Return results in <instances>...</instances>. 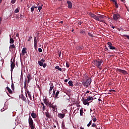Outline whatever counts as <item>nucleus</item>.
I'll list each match as a JSON object with an SVG mask.
<instances>
[{
  "mask_svg": "<svg viewBox=\"0 0 129 129\" xmlns=\"http://www.w3.org/2000/svg\"><path fill=\"white\" fill-rule=\"evenodd\" d=\"M102 62H103L102 59H98L94 60L93 63L94 64L95 66H96L97 68L101 70V69H102V66H101L102 64Z\"/></svg>",
  "mask_w": 129,
  "mask_h": 129,
  "instance_id": "1",
  "label": "nucleus"
},
{
  "mask_svg": "<svg viewBox=\"0 0 129 129\" xmlns=\"http://www.w3.org/2000/svg\"><path fill=\"white\" fill-rule=\"evenodd\" d=\"M90 100H94V98H93V97L88 96L86 99L84 98L82 99L83 104L84 105H87L88 106H89L90 103L89 101H90Z\"/></svg>",
  "mask_w": 129,
  "mask_h": 129,
  "instance_id": "2",
  "label": "nucleus"
},
{
  "mask_svg": "<svg viewBox=\"0 0 129 129\" xmlns=\"http://www.w3.org/2000/svg\"><path fill=\"white\" fill-rule=\"evenodd\" d=\"M90 84H91V79L88 78L87 79L86 81H83L82 82V85L86 87V88H87L88 87H89L90 86Z\"/></svg>",
  "mask_w": 129,
  "mask_h": 129,
  "instance_id": "3",
  "label": "nucleus"
},
{
  "mask_svg": "<svg viewBox=\"0 0 129 129\" xmlns=\"http://www.w3.org/2000/svg\"><path fill=\"white\" fill-rule=\"evenodd\" d=\"M28 122L31 129H34V121L32 117H31V116L29 117Z\"/></svg>",
  "mask_w": 129,
  "mask_h": 129,
  "instance_id": "4",
  "label": "nucleus"
},
{
  "mask_svg": "<svg viewBox=\"0 0 129 129\" xmlns=\"http://www.w3.org/2000/svg\"><path fill=\"white\" fill-rule=\"evenodd\" d=\"M120 18V15L118 13L114 14L113 19L114 21H117Z\"/></svg>",
  "mask_w": 129,
  "mask_h": 129,
  "instance_id": "5",
  "label": "nucleus"
},
{
  "mask_svg": "<svg viewBox=\"0 0 129 129\" xmlns=\"http://www.w3.org/2000/svg\"><path fill=\"white\" fill-rule=\"evenodd\" d=\"M90 16L91 18H93V19L96 20V21H99V18L97 17V16L95 15V14L90 13Z\"/></svg>",
  "mask_w": 129,
  "mask_h": 129,
  "instance_id": "6",
  "label": "nucleus"
},
{
  "mask_svg": "<svg viewBox=\"0 0 129 129\" xmlns=\"http://www.w3.org/2000/svg\"><path fill=\"white\" fill-rule=\"evenodd\" d=\"M34 45L35 50H37V45H38V40H37V37H34Z\"/></svg>",
  "mask_w": 129,
  "mask_h": 129,
  "instance_id": "7",
  "label": "nucleus"
},
{
  "mask_svg": "<svg viewBox=\"0 0 129 129\" xmlns=\"http://www.w3.org/2000/svg\"><path fill=\"white\" fill-rule=\"evenodd\" d=\"M108 47L110 49V50H115V47L112 46V43L111 42H108Z\"/></svg>",
  "mask_w": 129,
  "mask_h": 129,
  "instance_id": "8",
  "label": "nucleus"
},
{
  "mask_svg": "<svg viewBox=\"0 0 129 129\" xmlns=\"http://www.w3.org/2000/svg\"><path fill=\"white\" fill-rule=\"evenodd\" d=\"M116 71L117 72H119L120 73H122V74H126L127 73L126 71H124L123 70H120L119 69H116Z\"/></svg>",
  "mask_w": 129,
  "mask_h": 129,
  "instance_id": "9",
  "label": "nucleus"
},
{
  "mask_svg": "<svg viewBox=\"0 0 129 129\" xmlns=\"http://www.w3.org/2000/svg\"><path fill=\"white\" fill-rule=\"evenodd\" d=\"M54 103H51V104H50V106L49 107V108H52L53 110L54 111H55V109H57V106H56V105H54Z\"/></svg>",
  "mask_w": 129,
  "mask_h": 129,
  "instance_id": "10",
  "label": "nucleus"
},
{
  "mask_svg": "<svg viewBox=\"0 0 129 129\" xmlns=\"http://www.w3.org/2000/svg\"><path fill=\"white\" fill-rule=\"evenodd\" d=\"M45 116L47 117V119L48 118H52V115H51V114L50 113H49L48 112H45Z\"/></svg>",
  "mask_w": 129,
  "mask_h": 129,
  "instance_id": "11",
  "label": "nucleus"
},
{
  "mask_svg": "<svg viewBox=\"0 0 129 129\" xmlns=\"http://www.w3.org/2000/svg\"><path fill=\"white\" fill-rule=\"evenodd\" d=\"M49 85H50V89L49 91V93H50V92H51L52 90H53V88H54V85L52 84V83H50Z\"/></svg>",
  "mask_w": 129,
  "mask_h": 129,
  "instance_id": "12",
  "label": "nucleus"
},
{
  "mask_svg": "<svg viewBox=\"0 0 129 129\" xmlns=\"http://www.w3.org/2000/svg\"><path fill=\"white\" fill-rule=\"evenodd\" d=\"M67 4L68 5V8L69 9H72V3L71 1H68Z\"/></svg>",
  "mask_w": 129,
  "mask_h": 129,
  "instance_id": "13",
  "label": "nucleus"
},
{
  "mask_svg": "<svg viewBox=\"0 0 129 129\" xmlns=\"http://www.w3.org/2000/svg\"><path fill=\"white\" fill-rule=\"evenodd\" d=\"M57 116L59 118H64V117H65V113H58Z\"/></svg>",
  "mask_w": 129,
  "mask_h": 129,
  "instance_id": "14",
  "label": "nucleus"
},
{
  "mask_svg": "<svg viewBox=\"0 0 129 129\" xmlns=\"http://www.w3.org/2000/svg\"><path fill=\"white\" fill-rule=\"evenodd\" d=\"M15 66H16V64L14 62H12L11 64V72H13V70H14V69L15 68Z\"/></svg>",
  "mask_w": 129,
  "mask_h": 129,
  "instance_id": "15",
  "label": "nucleus"
},
{
  "mask_svg": "<svg viewBox=\"0 0 129 129\" xmlns=\"http://www.w3.org/2000/svg\"><path fill=\"white\" fill-rule=\"evenodd\" d=\"M22 55H25L27 53V48L24 47L22 49Z\"/></svg>",
  "mask_w": 129,
  "mask_h": 129,
  "instance_id": "16",
  "label": "nucleus"
},
{
  "mask_svg": "<svg viewBox=\"0 0 129 129\" xmlns=\"http://www.w3.org/2000/svg\"><path fill=\"white\" fill-rule=\"evenodd\" d=\"M41 108H42L43 111H44L45 109H46V106H45V104H44L43 102L41 103Z\"/></svg>",
  "mask_w": 129,
  "mask_h": 129,
  "instance_id": "17",
  "label": "nucleus"
},
{
  "mask_svg": "<svg viewBox=\"0 0 129 129\" xmlns=\"http://www.w3.org/2000/svg\"><path fill=\"white\" fill-rule=\"evenodd\" d=\"M31 116L33 118H37V114L34 112L31 113Z\"/></svg>",
  "mask_w": 129,
  "mask_h": 129,
  "instance_id": "18",
  "label": "nucleus"
},
{
  "mask_svg": "<svg viewBox=\"0 0 129 129\" xmlns=\"http://www.w3.org/2000/svg\"><path fill=\"white\" fill-rule=\"evenodd\" d=\"M10 43L11 44H14V43H15V41L14 40V39L12 38V35H10Z\"/></svg>",
  "mask_w": 129,
  "mask_h": 129,
  "instance_id": "19",
  "label": "nucleus"
},
{
  "mask_svg": "<svg viewBox=\"0 0 129 129\" xmlns=\"http://www.w3.org/2000/svg\"><path fill=\"white\" fill-rule=\"evenodd\" d=\"M27 78H28L27 83H30V81H31V80H32V75H29L28 77H27Z\"/></svg>",
  "mask_w": 129,
  "mask_h": 129,
  "instance_id": "20",
  "label": "nucleus"
},
{
  "mask_svg": "<svg viewBox=\"0 0 129 129\" xmlns=\"http://www.w3.org/2000/svg\"><path fill=\"white\" fill-rule=\"evenodd\" d=\"M26 91H27V93L30 99L31 100L32 96L31 95V92H30V91H29V90H27Z\"/></svg>",
  "mask_w": 129,
  "mask_h": 129,
  "instance_id": "21",
  "label": "nucleus"
},
{
  "mask_svg": "<svg viewBox=\"0 0 129 129\" xmlns=\"http://www.w3.org/2000/svg\"><path fill=\"white\" fill-rule=\"evenodd\" d=\"M20 97L22 100H24V101H26V97H25V96H24L23 94H21V96H20Z\"/></svg>",
  "mask_w": 129,
  "mask_h": 129,
  "instance_id": "22",
  "label": "nucleus"
},
{
  "mask_svg": "<svg viewBox=\"0 0 129 129\" xmlns=\"http://www.w3.org/2000/svg\"><path fill=\"white\" fill-rule=\"evenodd\" d=\"M6 88H7V89L8 92H9V93H10V94H12V93H13V91H12V90H11V89H10V88L9 87V86L7 87Z\"/></svg>",
  "mask_w": 129,
  "mask_h": 129,
  "instance_id": "23",
  "label": "nucleus"
},
{
  "mask_svg": "<svg viewBox=\"0 0 129 129\" xmlns=\"http://www.w3.org/2000/svg\"><path fill=\"white\" fill-rule=\"evenodd\" d=\"M55 69L58 70V71H62V69L58 66H56Z\"/></svg>",
  "mask_w": 129,
  "mask_h": 129,
  "instance_id": "24",
  "label": "nucleus"
},
{
  "mask_svg": "<svg viewBox=\"0 0 129 129\" xmlns=\"http://www.w3.org/2000/svg\"><path fill=\"white\" fill-rule=\"evenodd\" d=\"M68 84L70 85V86H72V87L74 86V85H73V82H72V81H70L68 82Z\"/></svg>",
  "mask_w": 129,
  "mask_h": 129,
  "instance_id": "25",
  "label": "nucleus"
},
{
  "mask_svg": "<svg viewBox=\"0 0 129 129\" xmlns=\"http://www.w3.org/2000/svg\"><path fill=\"white\" fill-rule=\"evenodd\" d=\"M80 113L81 116H82L83 115V108H82L80 110Z\"/></svg>",
  "mask_w": 129,
  "mask_h": 129,
  "instance_id": "26",
  "label": "nucleus"
},
{
  "mask_svg": "<svg viewBox=\"0 0 129 129\" xmlns=\"http://www.w3.org/2000/svg\"><path fill=\"white\" fill-rule=\"evenodd\" d=\"M105 17V16H104L103 15H99V16H97V18H99V20H100V19H104Z\"/></svg>",
  "mask_w": 129,
  "mask_h": 129,
  "instance_id": "27",
  "label": "nucleus"
},
{
  "mask_svg": "<svg viewBox=\"0 0 129 129\" xmlns=\"http://www.w3.org/2000/svg\"><path fill=\"white\" fill-rule=\"evenodd\" d=\"M38 64H39V66H43L44 62L40 61V60L38 61Z\"/></svg>",
  "mask_w": 129,
  "mask_h": 129,
  "instance_id": "28",
  "label": "nucleus"
},
{
  "mask_svg": "<svg viewBox=\"0 0 129 129\" xmlns=\"http://www.w3.org/2000/svg\"><path fill=\"white\" fill-rule=\"evenodd\" d=\"M51 104L52 103H51V102H49V101H48L46 104V105H47V106H48V107H49L50 106H51Z\"/></svg>",
  "mask_w": 129,
  "mask_h": 129,
  "instance_id": "29",
  "label": "nucleus"
},
{
  "mask_svg": "<svg viewBox=\"0 0 129 129\" xmlns=\"http://www.w3.org/2000/svg\"><path fill=\"white\" fill-rule=\"evenodd\" d=\"M59 93H60V91H57L55 96L56 98H58V95H59Z\"/></svg>",
  "mask_w": 129,
  "mask_h": 129,
  "instance_id": "30",
  "label": "nucleus"
},
{
  "mask_svg": "<svg viewBox=\"0 0 129 129\" xmlns=\"http://www.w3.org/2000/svg\"><path fill=\"white\" fill-rule=\"evenodd\" d=\"M11 88H12V90H15V85L14 84V83H12Z\"/></svg>",
  "mask_w": 129,
  "mask_h": 129,
  "instance_id": "31",
  "label": "nucleus"
},
{
  "mask_svg": "<svg viewBox=\"0 0 129 129\" xmlns=\"http://www.w3.org/2000/svg\"><path fill=\"white\" fill-rule=\"evenodd\" d=\"M10 48H11V49H16V46H15V44L11 45Z\"/></svg>",
  "mask_w": 129,
  "mask_h": 129,
  "instance_id": "32",
  "label": "nucleus"
},
{
  "mask_svg": "<svg viewBox=\"0 0 129 129\" xmlns=\"http://www.w3.org/2000/svg\"><path fill=\"white\" fill-rule=\"evenodd\" d=\"M88 35L90 36L91 37V38H93L94 36H93V35L92 34H91V33L90 32H88Z\"/></svg>",
  "mask_w": 129,
  "mask_h": 129,
  "instance_id": "33",
  "label": "nucleus"
},
{
  "mask_svg": "<svg viewBox=\"0 0 129 129\" xmlns=\"http://www.w3.org/2000/svg\"><path fill=\"white\" fill-rule=\"evenodd\" d=\"M19 12H20V9L19 8H17L15 9L14 12L15 13H19Z\"/></svg>",
  "mask_w": 129,
  "mask_h": 129,
  "instance_id": "34",
  "label": "nucleus"
},
{
  "mask_svg": "<svg viewBox=\"0 0 129 129\" xmlns=\"http://www.w3.org/2000/svg\"><path fill=\"white\" fill-rule=\"evenodd\" d=\"M80 33L82 34L83 35H84V34H85V31H84L83 30H80Z\"/></svg>",
  "mask_w": 129,
  "mask_h": 129,
  "instance_id": "35",
  "label": "nucleus"
},
{
  "mask_svg": "<svg viewBox=\"0 0 129 129\" xmlns=\"http://www.w3.org/2000/svg\"><path fill=\"white\" fill-rule=\"evenodd\" d=\"M66 67H67V68H69V67H70V64L68 61L66 62Z\"/></svg>",
  "mask_w": 129,
  "mask_h": 129,
  "instance_id": "36",
  "label": "nucleus"
},
{
  "mask_svg": "<svg viewBox=\"0 0 129 129\" xmlns=\"http://www.w3.org/2000/svg\"><path fill=\"white\" fill-rule=\"evenodd\" d=\"M92 123V120L90 121V122H89V123L87 124V126L88 127H89V126H90V125H91V123Z\"/></svg>",
  "mask_w": 129,
  "mask_h": 129,
  "instance_id": "37",
  "label": "nucleus"
},
{
  "mask_svg": "<svg viewBox=\"0 0 129 129\" xmlns=\"http://www.w3.org/2000/svg\"><path fill=\"white\" fill-rule=\"evenodd\" d=\"M20 18H20V20H22V18H24V16L21 15V17H19V16H17V17H16V19H19Z\"/></svg>",
  "mask_w": 129,
  "mask_h": 129,
  "instance_id": "38",
  "label": "nucleus"
},
{
  "mask_svg": "<svg viewBox=\"0 0 129 129\" xmlns=\"http://www.w3.org/2000/svg\"><path fill=\"white\" fill-rule=\"evenodd\" d=\"M114 5H115V8L117 9L118 8V4H117V2H115Z\"/></svg>",
  "mask_w": 129,
  "mask_h": 129,
  "instance_id": "39",
  "label": "nucleus"
},
{
  "mask_svg": "<svg viewBox=\"0 0 129 129\" xmlns=\"http://www.w3.org/2000/svg\"><path fill=\"white\" fill-rule=\"evenodd\" d=\"M92 120L94 121V122H95V121H96V120H97V119L95 117H92Z\"/></svg>",
  "mask_w": 129,
  "mask_h": 129,
  "instance_id": "40",
  "label": "nucleus"
},
{
  "mask_svg": "<svg viewBox=\"0 0 129 129\" xmlns=\"http://www.w3.org/2000/svg\"><path fill=\"white\" fill-rule=\"evenodd\" d=\"M61 128L62 129H66V127H65V125L64 124V123H62V126H61Z\"/></svg>",
  "mask_w": 129,
  "mask_h": 129,
  "instance_id": "41",
  "label": "nucleus"
},
{
  "mask_svg": "<svg viewBox=\"0 0 129 129\" xmlns=\"http://www.w3.org/2000/svg\"><path fill=\"white\" fill-rule=\"evenodd\" d=\"M43 5H42L41 6L38 7V11L39 12H41V10H42V6Z\"/></svg>",
  "mask_w": 129,
  "mask_h": 129,
  "instance_id": "42",
  "label": "nucleus"
},
{
  "mask_svg": "<svg viewBox=\"0 0 129 129\" xmlns=\"http://www.w3.org/2000/svg\"><path fill=\"white\" fill-rule=\"evenodd\" d=\"M38 51L39 52V53H42V52H43V50L42 49V48H39Z\"/></svg>",
  "mask_w": 129,
  "mask_h": 129,
  "instance_id": "43",
  "label": "nucleus"
},
{
  "mask_svg": "<svg viewBox=\"0 0 129 129\" xmlns=\"http://www.w3.org/2000/svg\"><path fill=\"white\" fill-rule=\"evenodd\" d=\"M123 37H125L126 38H127V39L128 40H129V35L124 34V35H123Z\"/></svg>",
  "mask_w": 129,
  "mask_h": 129,
  "instance_id": "44",
  "label": "nucleus"
},
{
  "mask_svg": "<svg viewBox=\"0 0 129 129\" xmlns=\"http://www.w3.org/2000/svg\"><path fill=\"white\" fill-rule=\"evenodd\" d=\"M32 39H33V36H32V35H31L28 39V41L30 42V41H31V40H32Z\"/></svg>",
  "mask_w": 129,
  "mask_h": 129,
  "instance_id": "45",
  "label": "nucleus"
},
{
  "mask_svg": "<svg viewBox=\"0 0 129 129\" xmlns=\"http://www.w3.org/2000/svg\"><path fill=\"white\" fill-rule=\"evenodd\" d=\"M92 127H96V124H95V123H93L92 124Z\"/></svg>",
  "mask_w": 129,
  "mask_h": 129,
  "instance_id": "46",
  "label": "nucleus"
},
{
  "mask_svg": "<svg viewBox=\"0 0 129 129\" xmlns=\"http://www.w3.org/2000/svg\"><path fill=\"white\" fill-rule=\"evenodd\" d=\"M17 2V0H12L11 1V4H14L15 3Z\"/></svg>",
  "mask_w": 129,
  "mask_h": 129,
  "instance_id": "47",
  "label": "nucleus"
},
{
  "mask_svg": "<svg viewBox=\"0 0 129 129\" xmlns=\"http://www.w3.org/2000/svg\"><path fill=\"white\" fill-rule=\"evenodd\" d=\"M43 102H44V103H45V104H46L47 102H48V101H47V100H46V99H44Z\"/></svg>",
  "mask_w": 129,
  "mask_h": 129,
  "instance_id": "48",
  "label": "nucleus"
},
{
  "mask_svg": "<svg viewBox=\"0 0 129 129\" xmlns=\"http://www.w3.org/2000/svg\"><path fill=\"white\" fill-rule=\"evenodd\" d=\"M34 11H35V9L33 7H31V12H34Z\"/></svg>",
  "mask_w": 129,
  "mask_h": 129,
  "instance_id": "49",
  "label": "nucleus"
},
{
  "mask_svg": "<svg viewBox=\"0 0 129 129\" xmlns=\"http://www.w3.org/2000/svg\"><path fill=\"white\" fill-rule=\"evenodd\" d=\"M43 66V68H46V66H47V64L43 63V66Z\"/></svg>",
  "mask_w": 129,
  "mask_h": 129,
  "instance_id": "50",
  "label": "nucleus"
},
{
  "mask_svg": "<svg viewBox=\"0 0 129 129\" xmlns=\"http://www.w3.org/2000/svg\"><path fill=\"white\" fill-rule=\"evenodd\" d=\"M99 22H101L102 23H104V20H100L99 19V20H98Z\"/></svg>",
  "mask_w": 129,
  "mask_h": 129,
  "instance_id": "51",
  "label": "nucleus"
},
{
  "mask_svg": "<svg viewBox=\"0 0 129 129\" xmlns=\"http://www.w3.org/2000/svg\"><path fill=\"white\" fill-rule=\"evenodd\" d=\"M52 94H53V95H55V94H56V92L55 91V90H54V89L53 90Z\"/></svg>",
  "mask_w": 129,
  "mask_h": 129,
  "instance_id": "52",
  "label": "nucleus"
},
{
  "mask_svg": "<svg viewBox=\"0 0 129 129\" xmlns=\"http://www.w3.org/2000/svg\"><path fill=\"white\" fill-rule=\"evenodd\" d=\"M115 92V91L114 90H109V92Z\"/></svg>",
  "mask_w": 129,
  "mask_h": 129,
  "instance_id": "53",
  "label": "nucleus"
},
{
  "mask_svg": "<svg viewBox=\"0 0 129 129\" xmlns=\"http://www.w3.org/2000/svg\"><path fill=\"white\" fill-rule=\"evenodd\" d=\"M89 92H90L89 91H87L86 92V93L84 94V96H86V94H87V93H89Z\"/></svg>",
  "mask_w": 129,
  "mask_h": 129,
  "instance_id": "54",
  "label": "nucleus"
},
{
  "mask_svg": "<svg viewBox=\"0 0 129 129\" xmlns=\"http://www.w3.org/2000/svg\"><path fill=\"white\" fill-rule=\"evenodd\" d=\"M25 96H26V97L27 98H28V93H27V91H26V93H25Z\"/></svg>",
  "mask_w": 129,
  "mask_h": 129,
  "instance_id": "55",
  "label": "nucleus"
},
{
  "mask_svg": "<svg viewBox=\"0 0 129 129\" xmlns=\"http://www.w3.org/2000/svg\"><path fill=\"white\" fill-rule=\"evenodd\" d=\"M41 62H43L44 63V62H45V59H41V60H40Z\"/></svg>",
  "mask_w": 129,
  "mask_h": 129,
  "instance_id": "56",
  "label": "nucleus"
},
{
  "mask_svg": "<svg viewBox=\"0 0 129 129\" xmlns=\"http://www.w3.org/2000/svg\"><path fill=\"white\" fill-rule=\"evenodd\" d=\"M124 6H125L126 9L127 10V11H128V8L127 7V6H126V4H124Z\"/></svg>",
  "mask_w": 129,
  "mask_h": 129,
  "instance_id": "57",
  "label": "nucleus"
},
{
  "mask_svg": "<svg viewBox=\"0 0 129 129\" xmlns=\"http://www.w3.org/2000/svg\"><path fill=\"white\" fill-rule=\"evenodd\" d=\"M105 51H108V48H107V47L105 46Z\"/></svg>",
  "mask_w": 129,
  "mask_h": 129,
  "instance_id": "58",
  "label": "nucleus"
},
{
  "mask_svg": "<svg viewBox=\"0 0 129 129\" xmlns=\"http://www.w3.org/2000/svg\"><path fill=\"white\" fill-rule=\"evenodd\" d=\"M111 2H112L113 3H114L115 4V3H116V1L115 0H110Z\"/></svg>",
  "mask_w": 129,
  "mask_h": 129,
  "instance_id": "59",
  "label": "nucleus"
},
{
  "mask_svg": "<svg viewBox=\"0 0 129 129\" xmlns=\"http://www.w3.org/2000/svg\"><path fill=\"white\" fill-rule=\"evenodd\" d=\"M68 81H69V80L68 79H66V80H64V82H66V83H67V82H68Z\"/></svg>",
  "mask_w": 129,
  "mask_h": 129,
  "instance_id": "60",
  "label": "nucleus"
},
{
  "mask_svg": "<svg viewBox=\"0 0 129 129\" xmlns=\"http://www.w3.org/2000/svg\"><path fill=\"white\" fill-rule=\"evenodd\" d=\"M32 8H33V9H37V8H38V7H36L35 6V5H34V6L32 7Z\"/></svg>",
  "mask_w": 129,
  "mask_h": 129,
  "instance_id": "61",
  "label": "nucleus"
},
{
  "mask_svg": "<svg viewBox=\"0 0 129 129\" xmlns=\"http://www.w3.org/2000/svg\"><path fill=\"white\" fill-rule=\"evenodd\" d=\"M2 24V17H0V25Z\"/></svg>",
  "mask_w": 129,
  "mask_h": 129,
  "instance_id": "62",
  "label": "nucleus"
},
{
  "mask_svg": "<svg viewBox=\"0 0 129 129\" xmlns=\"http://www.w3.org/2000/svg\"><path fill=\"white\" fill-rule=\"evenodd\" d=\"M96 129H100V127H98L97 126L95 127Z\"/></svg>",
  "mask_w": 129,
  "mask_h": 129,
  "instance_id": "63",
  "label": "nucleus"
},
{
  "mask_svg": "<svg viewBox=\"0 0 129 129\" xmlns=\"http://www.w3.org/2000/svg\"><path fill=\"white\" fill-rule=\"evenodd\" d=\"M19 33H17V34H16V37H19Z\"/></svg>",
  "mask_w": 129,
  "mask_h": 129,
  "instance_id": "64",
  "label": "nucleus"
}]
</instances>
